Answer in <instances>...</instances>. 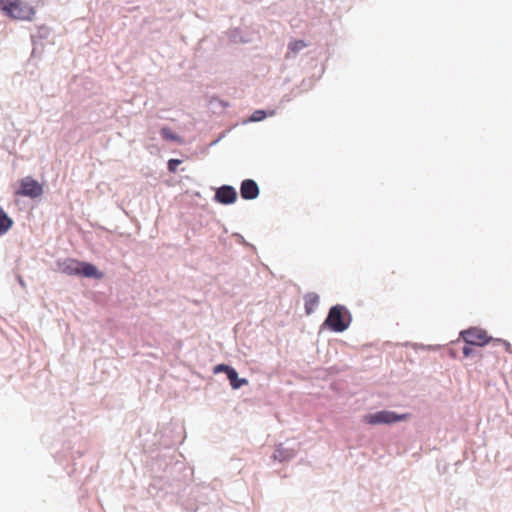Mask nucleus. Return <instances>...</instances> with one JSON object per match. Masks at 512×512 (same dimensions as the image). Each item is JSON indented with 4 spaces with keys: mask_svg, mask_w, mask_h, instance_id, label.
<instances>
[{
    "mask_svg": "<svg viewBox=\"0 0 512 512\" xmlns=\"http://www.w3.org/2000/svg\"><path fill=\"white\" fill-rule=\"evenodd\" d=\"M351 322L352 316L350 311L345 306L338 304L330 308L324 325L334 332H343L348 329Z\"/></svg>",
    "mask_w": 512,
    "mask_h": 512,
    "instance_id": "f257e3e1",
    "label": "nucleus"
},
{
    "mask_svg": "<svg viewBox=\"0 0 512 512\" xmlns=\"http://www.w3.org/2000/svg\"><path fill=\"white\" fill-rule=\"evenodd\" d=\"M1 10L10 18L29 20L34 14L33 8L22 0H0Z\"/></svg>",
    "mask_w": 512,
    "mask_h": 512,
    "instance_id": "f03ea898",
    "label": "nucleus"
},
{
    "mask_svg": "<svg viewBox=\"0 0 512 512\" xmlns=\"http://www.w3.org/2000/svg\"><path fill=\"white\" fill-rule=\"evenodd\" d=\"M409 413L397 414L393 411L382 410L375 413L366 414L363 422L368 425L393 424L410 418Z\"/></svg>",
    "mask_w": 512,
    "mask_h": 512,
    "instance_id": "7ed1b4c3",
    "label": "nucleus"
},
{
    "mask_svg": "<svg viewBox=\"0 0 512 512\" xmlns=\"http://www.w3.org/2000/svg\"><path fill=\"white\" fill-rule=\"evenodd\" d=\"M460 337L467 345L473 346H484L493 340L486 330L478 327H471L461 331Z\"/></svg>",
    "mask_w": 512,
    "mask_h": 512,
    "instance_id": "20e7f679",
    "label": "nucleus"
},
{
    "mask_svg": "<svg viewBox=\"0 0 512 512\" xmlns=\"http://www.w3.org/2000/svg\"><path fill=\"white\" fill-rule=\"evenodd\" d=\"M82 262L74 259H68L61 265V271L69 276L80 275Z\"/></svg>",
    "mask_w": 512,
    "mask_h": 512,
    "instance_id": "39448f33",
    "label": "nucleus"
},
{
    "mask_svg": "<svg viewBox=\"0 0 512 512\" xmlns=\"http://www.w3.org/2000/svg\"><path fill=\"white\" fill-rule=\"evenodd\" d=\"M80 275H83L85 277L89 278H96L101 279L103 278V273L98 271L97 267L93 264L82 262L81 268H80Z\"/></svg>",
    "mask_w": 512,
    "mask_h": 512,
    "instance_id": "423d86ee",
    "label": "nucleus"
},
{
    "mask_svg": "<svg viewBox=\"0 0 512 512\" xmlns=\"http://www.w3.org/2000/svg\"><path fill=\"white\" fill-rule=\"evenodd\" d=\"M305 312L310 315L314 312L319 302V296L316 293H308L305 296Z\"/></svg>",
    "mask_w": 512,
    "mask_h": 512,
    "instance_id": "0eeeda50",
    "label": "nucleus"
},
{
    "mask_svg": "<svg viewBox=\"0 0 512 512\" xmlns=\"http://www.w3.org/2000/svg\"><path fill=\"white\" fill-rule=\"evenodd\" d=\"M42 187L40 184L32 179L31 177H26L22 181V189L20 192H41Z\"/></svg>",
    "mask_w": 512,
    "mask_h": 512,
    "instance_id": "6e6552de",
    "label": "nucleus"
},
{
    "mask_svg": "<svg viewBox=\"0 0 512 512\" xmlns=\"http://www.w3.org/2000/svg\"><path fill=\"white\" fill-rule=\"evenodd\" d=\"M227 378L229 379L230 384L233 389H239L241 386L248 384L247 379H244V378L240 379L238 377V373L234 368L229 370V372L227 374Z\"/></svg>",
    "mask_w": 512,
    "mask_h": 512,
    "instance_id": "1a4fd4ad",
    "label": "nucleus"
},
{
    "mask_svg": "<svg viewBox=\"0 0 512 512\" xmlns=\"http://www.w3.org/2000/svg\"><path fill=\"white\" fill-rule=\"evenodd\" d=\"M13 225V220L0 209V235L5 234Z\"/></svg>",
    "mask_w": 512,
    "mask_h": 512,
    "instance_id": "9d476101",
    "label": "nucleus"
},
{
    "mask_svg": "<svg viewBox=\"0 0 512 512\" xmlns=\"http://www.w3.org/2000/svg\"><path fill=\"white\" fill-rule=\"evenodd\" d=\"M307 46V44L303 40H294L291 41L288 45L289 52L286 54V58L290 57V53L295 55L302 49H304Z\"/></svg>",
    "mask_w": 512,
    "mask_h": 512,
    "instance_id": "9b49d317",
    "label": "nucleus"
},
{
    "mask_svg": "<svg viewBox=\"0 0 512 512\" xmlns=\"http://www.w3.org/2000/svg\"><path fill=\"white\" fill-rule=\"evenodd\" d=\"M237 194H215L214 200L218 203L228 205L236 201Z\"/></svg>",
    "mask_w": 512,
    "mask_h": 512,
    "instance_id": "f8f14e48",
    "label": "nucleus"
},
{
    "mask_svg": "<svg viewBox=\"0 0 512 512\" xmlns=\"http://www.w3.org/2000/svg\"><path fill=\"white\" fill-rule=\"evenodd\" d=\"M240 192H259V189L254 180L247 179L242 182Z\"/></svg>",
    "mask_w": 512,
    "mask_h": 512,
    "instance_id": "ddd939ff",
    "label": "nucleus"
},
{
    "mask_svg": "<svg viewBox=\"0 0 512 512\" xmlns=\"http://www.w3.org/2000/svg\"><path fill=\"white\" fill-rule=\"evenodd\" d=\"M161 135L163 139L169 140V141H176V142H182L181 138L174 134L169 128L163 127L161 129Z\"/></svg>",
    "mask_w": 512,
    "mask_h": 512,
    "instance_id": "4468645a",
    "label": "nucleus"
},
{
    "mask_svg": "<svg viewBox=\"0 0 512 512\" xmlns=\"http://www.w3.org/2000/svg\"><path fill=\"white\" fill-rule=\"evenodd\" d=\"M266 117V112L264 110H256L250 117V120L253 122H258L263 120Z\"/></svg>",
    "mask_w": 512,
    "mask_h": 512,
    "instance_id": "2eb2a0df",
    "label": "nucleus"
},
{
    "mask_svg": "<svg viewBox=\"0 0 512 512\" xmlns=\"http://www.w3.org/2000/svg\"><path fill=\"white\" fill-rule=\"evenodd\" d=\"M181 164V160L179 159H170L168 161V169L170 172H175L177 170L178 165Z\"/></svg>",
    "mask_w": 512,
    "mask_h": 512,
    "instance_id": "dca6fc26",
    "label": "nucleus"
},
{
    "mask_svg": "<svg viewBox=\"0 0 512 512\" xmlns=\"http://www.w3.org/2000/svg\"><path fill=\"white\" fill-rule=\"evenodd\" d=\"M232 367L228 366V365H225V364H219L217 365L215 368H214V372L215 373H218V372H225L226 375L228 374L229 370H231Z\"/></svg>",
    "mask_w": 512,
    "mask_h": 512,
    "instance_id": "f3484780",
    "label": "nucleus"
},
{
    "mask_svg": "<svg viewBox=\"0 0 512 512\" xmlns=\"http://www.w3.org/2000/svg\"><path fill=\"white\" fill-rule=\"evenodd\" d=\"M495 342L498 344H501L504 346L505 350L509 353H512V346L511 344L506 340L496 339Z\"/></svg>",
    "mask_w": 512,
    "mask_h": 512,
    "instance_id": "a211bd4d",
    "label": "nucleus"
},
{
    "mask_svg": "<svg viewBox=\"0 0 512 512\" xmlns=\"http://www.w3.org/2000/svg\"><path fill=\"white\" fill-rule=\"evenodd\" d=\"M216 192H235V189L232 186L223 185L222 187L218 188Z\"/></svg>",
    "mask_w": 512,
    "mask_h": 512,
    "instance_id": "6ab92c4d",
    "label": "nucleus"
},
{
    "mask_svg": "<svg viewBox=\"0 0 512 512\" xmlns=\"http://www.w3.org/2000/svg\"><path fill=\"white\" fill-rule=\"evenodd\" d=\"M473 350L469 346H465L463 348V354L465 357H469L472 354Z\"/></svg>",
    "mask_w": 512,
    "mask_h": 512,
    "instance_id": "aec40b11",
    "label": "nucleus"
},
{
    "mask_svg": "<svg viewBox=\"0 0 512 512\" xmlns=\"http://www.w3.org/2000/svg\"><path fill=\"white\" fill-rule=\"evenodd\" d=\"M244 199H254L258 194H241Z\"/></svg>",
    "mask_w": 512,
    "mask_h": 512,
    "instance_id": "412c9836",
    "label": "nucleus"
},
{
    "mask_svg": "<svg viewBox=\"0 0 512 512\" xmlns=\"http://www.w3.org/2000/svg\"><path fill=\"white\" fill-rule=\"evenodd\" d=\"M29 196H37L38 194H33V193H30L28 194Z\"/></svg>",
    "mask_w": 512,
    "mask_h": 512,
    "instance_id": "4be33fe9",
    "label": "nucleus"
}]
</instances>
